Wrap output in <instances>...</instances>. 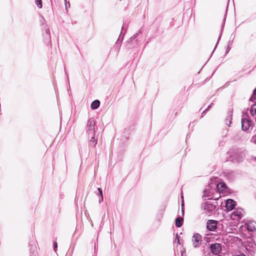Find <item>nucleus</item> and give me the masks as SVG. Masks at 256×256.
<instances>
[{
    "label": "nucleus",
    "instance_id": "obj_1",
    "mask_svg": "<svg viewBox=\"0 0 256 256\" xmlns=\"http://www.w3.org/2000/svg\"><path fill=\"white\" fill-rule=\"evenodd\" d=\"M216 206L209 202H206L202 204L201 208L203 213L206 215L210 216L216 210Z\"/></svg>",
    "mask_w": 256,
    "mask_h": 256
},
{
    "label": "nucleus",
    "instance_id": "obj_2",
    "mask_svg": "<svg viewBox=\"0 0 256 256\" xmlns=\"http://www.w3.org/2000/svg\"><path fill=\"white\" fill-rule=\"evenodd\" d=\"M252 126V122L248 118H242V128L243 130H248Z\"/></svg>",
    "mask_w": 256,
    "mask_h": 256
},
{
    "label": "nucleus",
    "instance_id": "obj_3",
    "mask_svg": "<svg viewBox=\"0 0 256 256\" xmlns=\"http://www.w3.org/2000/svg\"><path fill=\"white\" fill-rule=\"evenodd\" d=\"M192 240L193 246L197 248L201 244L202 236L198 234H196L192 236Z\"/></svg>",
    "mask_w": 256,
    "mask_h": 256
},
{
    "label": "nucleus",
    "instance_id": "obj_4",
    "mask_svg": "<svg viewBox=\"0 0 256 256\" xmlns=\"http://www.w3.org/2000/svg\"><path fill=\"white\" fill-rule=\"evenodd\" d=\"M95 122L93 118H90L87 123V132L88 133L93 132L95 133L94 130Z\"/></svg>",
    "mask_w": 256,
    "mask_h": 256
},
{
    "label": "nucleus",
    "instance_id": "obj_5",
    "mask_svg": "<svg viewBox=\"0 0 256 256\" xmlns=\"http://www.w3.org/2000/svg\"><path fill=\"white\" fill-rule=\"evenodd\" d=\"M243 216L242 210H236L231 214L232 219L238 220H240Z\"/></svg>",
    "mask_w": 256,
    "mask_h": 256
},
{
    "label": "nucleus",
    "instance_id": "obj_6",
    "mask_svg": "<svg viewBox=\"0 0 256 256\" xmlns=\"http://www.w3.org/2000/svg\"><path fill=\"white\" fill-rule=\"evenodd\" d=\"M217 228V222L214 220H208L207 222V228L209 230L214 231Z\"/></svg>",
    "mask_w": 256,
    "mask_h": 256
},
{
    "label": "nucleus",
    "instance_id": "obj_7",
    "mask_svg": "<svg viewBox=\"0 0 256 256\" xmlns=\"http://www.w3.org/2000/svg\"><path fill=\"white\" fill-rule=\"evenodd\" d=\"M210 250L214 254H218L221 250V246L219 244L215 243L210 246Z\"/></svg>",
    "mask_w": 256,
    "mask_h": 256
},
{
    "label": "nucleus",
    "instance_id": "obj_8",
    "mask_svg": "<svg viewBox=\"0 0 256 256\" xmlns=\"http://www.w3.org/2000/svg\"><path fill=\"white\" fill-rule=\"evenodd\" d=\"M236 206V202L232 200L228 199L226 202V208L228 210H232Z\"/></svg>",
    "mask_w": 256,
    "mask_h": 256
},
{
    "label": "nucleus",
    "instance_id": "obj_9",
    "mask_svg": "<svg viewBox=\"0 0 256 256\" xmlns=\"http://www.w3.org/2000/svg\"><path fill=\"white\" fill-rule=\"evenodd\" d=\"M246 228L250 232H253L256 230V222L254 221L248 222Z\"/></svg>",
    "mask_w": 256,
    "mask_h": 256
},
{
    "label": "nucleus",
    "instance_id": "obj_10",
    "mask_svg": "<svg viewBox=\"0 0 256 256\" xmlns=\"http://www.w3.org/2000/svg\"><path fill=\"white\" fill-rule=\"evenodd\" d=\"M90 145L94 146L97 144V137L96 136L95 133L90 140Z\"/></svg>",
    "mask_w": 256,
    "mask_h": 256
},
{
    "label": "nucleus",
    "instance_id": "obj_11",
    "mask_svg": "<svg viewBox=\"0 0 256 256\" xmlns=\"http://www.w3.org/2000/svg\"><path fill=\"white\" fill-rule=\"evenodd\" d=\"M100 105V101L98 100H95L92 102L90 106L92 110H96L99 107Z\"/></svg>",
    "mask_w": 256,
    "mask_h": 256
},
{
    "label": "nucleus",
    "instance_id": "obj_12",
    "mask_svg": "<svg viewBox=\"0 0 256 256\" xmlns=\"http://www.w3.org/2000/svg\"><path fill=\"white\" fill-rule=\"evenodd\" d=\"M216 188L219 192H222L224 190L226 186L224 182H220L217 184Z\"/></svg>",
    "mask_w": 256,
    "mask_h": 256
},
{
    "label": "nucleus",
    "instance_id": "obj_13",
    "mask_svg": "<svg viewBox=\"0 0 256 256\" xmlns=\"http://www.w3.org/2000/svg\"><path fill=\"white\" fill-rule=\"evenodd\" d=\"M183 223V218H177L176 220V226L180 228V227Z\"/></svg>",
    "mask_w": 256,
    "mask_h": 256
},
{
    "label": "nucleus",
    "instance_id": "obj_14",
    "mask_svg": "<svg viewBox=\"0 0 256 256\" xmlns=\"http://www.w3.org/2000/svg\"><path fill=\"white\" fill-rule=\"evenodd\" d=\"M250 114L252 116L256 114V103L252 106L250 108Z\"/></svg>",
    "mask_w": 256,
    "mask_h": 256
},
{
    "label": "nucleus",
    "instance_id": "obj_15",
    "mask_svg": "<svg viewBox=\"0 0 256 256\" xmlns=\"http://www.w3.org/2000/svg\"><path fill=\"white\" fill-rule=\"evenodd\" d=\"M250 100L256 103V88L254 90L253 94L250 98Z\"/></svg>",
    "mask_w": 256,
    "mask_h": 256
},
{
    "label": "nucleus",
    "instance_id": "obj_16",
    "mask_svg": "<svg viewBox=\"0 0 256 256\" xmlns=\"http://www.w3.org/2000/svg\"><path fill=\"white\" fill-rule=\"evenodd\" d=\"M98 191L100 192V199L99 200V202H101L102 201H103V196H102V190L100 188H98Z\"/></svg>",
    "mask_w": 256,
    "mask_h": 256
},
{
    "label": "nucleus",
    "instance_id": "obj_17",
    "mask_svg": "<svg viewBox=\"0 0 256 256\" xmlns=\"http://www.w3.org/2000/svg\"><path fill=\"white\" fill-rule=\"evenodd\" d=\"M36 5L38 6L39 8H42V0H36Z\"/></svg>",
    "mask_w": 256,
    "mask_h": 256
},
{
    "label": "nucleus",
    "instance_id": "obj_18",
    "mask_svg": "<svg viewBox=\"0 0 256 256\" xmlns=\"http://www.w3.org/2000/svg\"><path fill=\"white\" fill-rule=\"evenodd\" d=\"M175 242H176L178 244H180V242L179 238L178 236V234H176V239H175Z\"/></svg>",
    "mask_w": 256,
    "mask_h": 256
},
{
    "label": "nucleus",
    "instance_id": "obj_19",
    "mask_svg": "<svg viewBox=\"0 0 256 256\" xmlns=\"http://www.w3.org/2000/svg\"><path fill=\"white\" fill-rule=\"evenodd\" d=\"M252 141L256 144V135L252 138Z\"/></svg>",
    "mask_w": 256,
    "mask_h": 256
},
{
    "label": "nucleus",
    "instance_id": "obj_20",
    "mask_svg": "<svg viewBox=\"0 0 256 256\" xmlns=\"http://www.w3.org/2000/svg\"><path fill=\"white\" fill-rule=\"evenodd\" d=\"M65 4H66V8H70V4L69 2H67L66 0L65 1Z\"/></svg>",
    "mask_w": 256,
    "mask_h": 256
},
{
    "label": "nucleus",
    "instance_id": "obj_21",
    "mask_svg": "<svg viewBox=\"0 0 256 256\" xmlns=\"http://www.w3.org/2000/svg\"><path fill=\"white\" fill-rule=\"evenodd\" d=\"M54 250L56 251V249L57 248L58 244L56 242L54 243Z\"/></svg>",
    "mask_w": 256,
    "mask_h": 256
},
{
    "label": "nucleus",
    "instance_id": "obj_22",
    "mask_svg": "<svg viewBox=\"0 0 256 256\" xmlns=\"http://www.w3.org/2000/svg\"><path fill=\"white\" fill-rule=\"evenodd\" d=\"M185 252H186V250H185V248H184L183 250L181 251V256H183V254L184 253H185Z\"/></svg>",
    "mask_w": 256,
    "mask_h": 256
},
{
    "label": "nucleus",
    "instance_id": "obj_23",
    "mask_svg": "<svg viewBox=\"0 0 256 256\" xmlns=\"http://www.w3.org/2000/svg\"><path fill=\"white\" fill-rule=\"evenodd\" d=\"M230 123H231V122H230H230H229V124H228V126H230Z\"/></svg>",
    "mask_w": 256,
    "mask_h": 256
},
{
    "label": "nucleus",
    "instance_id": "obj_24",
    "mask_svg": "<svg viewBox=\"0 0 256 256\" xmlns=\"http://www.w3.org/2000/svg\"><path fill=\"white\" fill-rule=\"evenodd\" d=\"M98 196H100V192H98Z\"/></svg>",
    "mask_w": 256,
    "mask_h": 256
},
{
    "label": "nucleus",
    "instance_id": "obj_25",
    "mask_svg": "<svg viewBox=\"0 0 256 256\" xmlns=\"http://www.w3.org/2000/svg\"><path fill=\"white\" fill-rule=\"evenodd\" d=\"M64 1H66V0H64Z\"/></svg>",
    "mask_w": 256,
    "mask_h": 256
}]
</instances>
